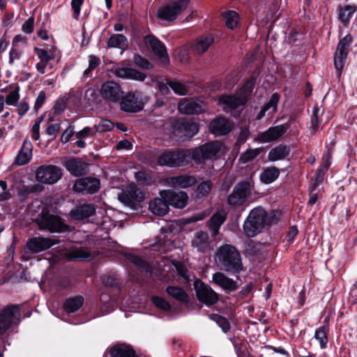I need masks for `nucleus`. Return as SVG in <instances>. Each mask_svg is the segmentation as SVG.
<instances>
[{"label": "nucleus", "mask_w": 357, "mask_h": 357, "mask_svg": "<svg viewBox=\"0 0 357 357\" xmlns=\"http://www.w3.org/2000/svg\"><path fill=\"white\" fill-rule=\"evenodd\" d=\"M37 223L40 229L47 230L51 233L63 232L68 229V225L63 223L59 216L48 213H43Z\"/></svg>", "instance_id": "1a4fd4ad"}, {"label": "nucleus", "mask_w": 357, "mask_h": 357, "mask_svg": "<svg viewBox=\"0 0 357 357\" xmlns=\"http://www.w3.org/2000/svg\"><path fill=\"white\" fill-rule=\"evenodd\" d=\"M150 211L159 216L166 215L169 211V206L167 201L162 198H155L149 202V206Z\"/></svg>", "instance_id": "72a5a7b5"}, {"label": "nucleus", "mask_w": 357, "mask_h": 357, "mask_svg": "<svg viewBox=\"0 0 357 357\" xmlns=\"http://www.w3.org/2000/svg\"><path fill=\"white\" fill-rule=\"evenodd\" d=\"M113 73L116 77L123 79L144 81L146 78L144 73L131 68L116 67L114 69Z\"/></svg>", "instance_id": "bb28decb"}, {"label": "nucleus", "mask_w": 357, "mask_h": 357, "mask_svg": "<svg viewBox=\"0 0 357 357\" xmlns=\"http://www.w3.org/2000/svg\"><path fill=\"white\" fill-rule=\"evenodd\" d=\"M95 213L96 208L93 204H84L71 210L70 215L73 220H82L92 216Z\"/></svg>", "instance_id": "a878e982"}, {"label": "nucleus", "mask_w": 357, "mask_h": 357, "mask_svg": "<svg viewBox=\"0 0 357 357\" xmlns=\"http://www.w3.org/2000/svg\"><path fill=\"white\" fill-rule=\"evenodd\" d=\"M100 64V59L95 55L89 56V67L84 70V76L89 77L91 72Z\"/></svg>", "instance_id": "864d4df0"}, {"label": "nucleus", "mask_w": 357, "mask_h": 357, "mask_svg": "<svg viewBox=\"0 0 357 357\" xmlns=\"http://www.w3.org/2000/svg\"><path fill=\"white\" fill-rule=\"evenodd\" d=\"M137 181L144 185H150L153 183L151 176L144 171H139L135 173Z\"/></svg>", "instance_id": "5fc2aeb1"}, {"label": "nucleus", "mask_w": 357, "mask_h": 357, "mask_svg": "<svg viewBox=\"0 0 357 357\" xmlns=\"http://www.w3.org/2000/svg\"><path fill=\"white\" fill-rule=\"evenodd\" d=\"M88 166V163L77 158L68 160L64 163L66 169L75 176H80L86 174Z\"/></svg>", "instance_id": "b1692460"}, {"label": "nucleus", "mask_w": 357, "mask_h": 357, "mask_svg": "<svg viewBox=\"0 0 357 357\" xmlns=\"http://www.w3.org/2000/svg\"><path fill=\"white\" fill-rule=\"evenodd\" d=\"M32 143L27 139H25L15 158V164L18 166H22L28 164L32 158Z\"/></svg>", "instance_id": "393cba45"}, {"label": "nucleus", "mask_w": 357, "mask_h": 357, "mask_svg": "<svg viewBox=\"0 0 357 357\" xmlns=\"http://www.w3.org/2000/svg\"><path fill=\"white\" fill-rule=\"evenodd\" d=\"M62 175L61 169L52 165H41L36 171V180L44 184H54L61 178Z\"/></svg>", "instance_id": "9d476101"}, {"label": "nucleus", "mask_w": 357, "mask_h": 357, "mask_svg": "<svg viewBox=\"0 0 357 357\" xmlns=\"http://www.w3.org/2000/svg\"><path fill=\"white\" fill-rule=\"evenodd\" d=\"M190 0L172 1L161 6L158 10V17L165 21H174L188 6Z\"/></svg>", "instance_id": "423d86ee"}, {"label": "nucleus", "mask_w": 357, "mask_h": 357, "mask_svg": "<svg viewBox=\"0 0 357 357\" xmlns=\"http://www.w3.org/2000/svg\"><path fill=\"white\" fill-rule=\"evenodd\" d=\"M151 301L156 307L162 311H169L172 308L171 305L168 301L160 296H153L151 297Z\"/></svg>", "instance_id": "3c124183"}, {"label": "nucleus", "mask_w": 357, "mask_h": 357, "mask_svg": "<svg viewBox=\"0 0 357 357\" xmlns=\"http://www.w3.org/2000/svg\"><path fill=\"white\" fill-rule=\"evenodd\" d=\"M213 282L227 291H233L237 289L236 282L225 276L222 273L218 272L213 275Z\"/></svg>", "instance_id": "7c9ffc66"}, {"label": "nucleus", "mask_w": 357, "mask_h": 357, "mask_svg": "<svg viewBox=\"0 0 357 357\" xmlns=\"http://www.w3.org/2000/svg\"><path fill=\"white\" fill-rule=\"evenodd\" d=\"M233 123L225 117H218L210 123V130L215 136H223L230 132Z\"/></svg>", "instance_id": "4be33fe9"}, {"label": "nucleus", "mask_w": 357, "mask_h": 357, "mask_svg": "<svg viewBox=\"0 0 357 357\" xmlns=\"http://www.w3.org/2000/svg\"><path fill=\"white\" fill-rule=\"evenodd\" d=\"M146 46L151 49L161 62L167 64L169 62V55L165 45L153 35H147L144 38Z\"/></svg>", "instance_id": "2eb2a0df"}, {"label": "nucleus", "mask_w": 357, "mask_h": 357, "mask_svg": "<svg viewBox=\"0 0 357 357\" xmlns=\"http://www.w3.org/2000/svg\"><path fill=\"white\" fill-rule=\"evenodd\" d=\"M319 109L317 107H314L312 111V115L311 116V126H310V135H314L317 132L319 128Z\"/></svg>", "instance_id": "603ef678"}, {"label": "nucleus", "mask_w": 357, "mask_h": 357, "mask_svg": "<svg viewBox=\"0 0 357 357\" xmlns=\"http://www.w3.org/2000/svg\"><path fill=\"white\" fill-rule=\"evenodd\" d=\"M166 292L178 301L183 303H187L188 301V295L180 287L168 286L166 288Z\"/></svg>", "instance_id": "ea45409f"}, {"label": "nucleus", "mask_w": 357, "mask_h": 357, "mask_svg": "<svg viewBox=\"0 0 357 357\" xmlns=\"http://www.w3.org/2000/svg\"><path fill=\"white\" fill-rule=\"evenodd\" d=\"M167 84L178 96L186 95L188 92V88L183 83L177 81L168 82Z\"/></svg>", "instance_id": "09e8293b"}, {"label": "nucleus", "mask_w": 357, "mask_h": 357, "mask_svg": "<svg viewBox=\"0 0 357 357\" xmlns=\"http://www.w3.org/2000/svg\"><path fill=\"white\" fill-rule=\"evenodd\" d=\"M34 52L38 56L40 61H45V62H49L52 59V56H51L47 50L41 48H38L35 47H34Z\"/></svg>", "instance_id": "0e129e2a"}, {"label": "nucleus", "mask_w": 357, "mask_h": 357, "mask_svg": "<svg viewBox=\"0 0 357 357\" xmlns=\"http://www.w3.org/2000/svg\"><path fill=\"white\" fill-rule=\"evenodd\" d=\"M185 160V154L182 151L167 150L158 158V165L160 166L179 167Z\"/></svg>", "instance_id": "4468645a"}, {"label": "nucleus", "mask_w": 357, "mask_h": 357, "mask_svg": "<svg viewBox=\"0 0 357 357\" xmlns=\"http://www.w3.org/2000/svg\"><path fill=\"white\" fill-rule=\"evenodd\" d=\"M333 154V148L332 147H327V150L326 153L322 156V162L321 167L328 169V167L331 165V159L332 158Z\"/></svg>", "instance_id": "e2e57ef3"}, {"label": "nucleus", "mask_w": 357, "mask_h": 357, "mask_svg": "<svg viewBox=\"0 0 357 357\" xmlns=\"http://www.w3.org/2000/svg\"><path fill=\"white\" fill-rule=\"evenodd\" d=\"M214 320L224 333H227L230 330V324L225 317L220 315H214Z\"/></svg>", "instance_id": "bf43d9fd"}, {"label": "nucleus", "mask_w": 357, "mask_h": 357, "mask_svg": "<svg viewBox=\"0 0 357 357\" xmlns=\"http://www.w3.org/2000/svg\"><path fill=\"white\" fill-rule=\"evenodd\" d=\"M108 47L119 48L125 50L128 47V42L127 38L120 33L112 35L107 41Z\"/></svg>", "instance_id": "c9c22d12"}, {"label": "nucleus", "mask_w": 357, "mask_h": 357, "mask_svg": "<svg viewBox=\"0 0 357 357\" xmlns=\"http://www.w3.org/2000/svg\"><path fill=\"white\" fill-rule=\"evenodd\" d=\"M128 259L132 264L140 269L141 271L144 272L146 274L151 272V266L142 258L135 255H130Z\"/></svg>", "instance_id": "79ce46f5"}, {"label": "nucleus", "mask_w": 357, "mask_h": 357, "mask_svg": "<svg viewBox=\"0 0 357 357\" xmlns=\"http://www.w3.org/2000/svg\"><path fill=\"white\" fill-rule=\"evenodd\" d=\"M113 128V123L107 119H102L97 126L98 132H105L111 130Z\"/></svg>", "instance_id": "774afa93"}, {"label": "nucleus", "mask_w": 357, "mask_h": 357, "mask_svg": "<svg viewBox=\"0 0 357 357\" xmlns=\"http://www.w3.org/2000/svg\"><path fill=\"white\" fill-rule=\"evenodd\" d=\"M20 99V87L16 86L4 98V102L8 105H15Z\"/></svg>", "instance_id": "8fccbe9b"}, {"label": "nucleus", "mask_w": 357, "mask_h": 357, "mask_svg": "<svg viewBox=\"0 0 357 357\" xmlns=\"http://www.w3.org/2000/svg\"><path fill=\"white\" fill-rule=\"evenodd\" d=\"M355 12L356 8L354 6L347 5L343 7H340L338 19L344 26H347Z\"/></svg>", "instance_id": "4c0bfd02"}, {"label": "nucleus", "mask_w": 357, "mask_h": 357, "mask_svg": "<svg viewBox=\"0 0 357 357\" xmlns=\"http://www.w3.org/2000/svg\"><path fill=\"white\" fill-rule=\"evenodd\" d=\"M84 3V0H72L71 1V7L73 10V16L75 19L77 20L81 10V6Z\"/></svg>", "instance_id": "338daca9"}, {"label": "nucleus", "mask_w": 357, "mask_h": 357, "mask_svg": "<svg viewBox=\"0 0 357 357\" xmlns=\"http://www.w3.org/2000/svg\"><path fill=\"white\" fill-rule=\"evenodd\" d=\"M287 129V127L284 124L270 127L266 131L259 132L256 139L260 143H268L275 141L286 132Z\"/></svg>", "instance_id": "aec40b11"}, {"label": "nucleus", "mask_w": 357, "mask_h": 357, "mask_svg": "<svg viewBox=\"0 0 357 357\" xmlns=\"http://www.w3.org/2000/svg\"><path fill=\"white\" fill-rule=\"evenodd\" d=\"M175 268L179 276L185 281L189 282L191 280L190 278L189 271L185 265L181 262H177L175 264Z\"/></svg>", "instance_id": "4d7b16f0"}, {"label": "nucleus", "mask_w": 357, "mask_h": 357, "mask_svg": "<svg viewBox=\"0 0 357 357\" xmlns=\"http://www.w3.org/2000/svg\"><path fill=\"white\" fill-rule=\"evenodd\" d=\"M21 310L18 305H8L0 311V335L20 321Z\"/></svg>", "instance_id": "20e7f679"}, {"label": "nucleus", "mask_w": 357, "mask_h": 357, "mask_svg": "<svg viewBox=\"0 0 357 357\" xmlns=\"http://www.w3.org/2000/svg\"><path fill=\"white\" fill-rule=\"evenodd\" d=\"M327 331L328 327L323 326L318 328L314 333V338L319 342L321 349L326 348L328 343Z\"/></svg>", "instance_id": "37998d69"}, {"label": "nucleus", "mask_w": 357, "mask_h": 357, "mask_svg": "<svg viewBox=\"0 0 357 357\" xmlns=\"http://www.w3.org/2000/svg\"><path fill=\"white\" fill-rule=\"evenodd\" d=\"M213 183L210 180L201 182L197 187L196 194L198 197H207L213 188Z\"/></svg>", "instance_id": "c03bdc74"}, {"label": "nucleus", "mask_w": 357, "mask_h": 357, "mask_svg": "<svg viewBox=\"0 0 357 357\" xmlns=\"http://www.w3.org/2000/svg\"><path fill=\"white\" fill-rule=\"evenodd\" d=\"M280 175V169L275 167H269L265 169L260 174V180L265 184L275 181Z\"/></svg>", "instance_id": "e433bc0d"}, {"label": "nucleus", "mask_w": 357, "mask_h": 357, "mask_svg": "<svg viewBox=\"0 0 357 357\" xmlns=\"http://www.w3.org/2000/svg\"><path fill=\"white\" fill-rule=\"evenodd\" d=\"M223 145L218 142L206 143L195 149L192 155L197 164L204 163L207 160L216 159L223 151Z\"/></svg>", "instance_id": "7ed1b4c3"}, {"label": "nucleus", "mask_w": 357, "mask_h": 357, "mask_svg": "<svg viewBox=\"0 0 357 357\" xmlns=\"http://www.w3.org/2000/svg\"><path fill=\"white\" fill-rule=\"evenodd\" d=\"M225 24L227 28L234 29L238 22V15L236 11L229 10L224 14Z\"/></svg>", "instance_id": "a18cd8bd"}, {"label": "nucleus", "mask_w": 357, "mask_h": 357, "mask_svg": "<svg viewBox=\"0 0 357 357\" xmlns=\"http://www.w3.org/2000/svg\"><path fill=\"white\" fill-rule=\"evenodd\" d=\"M167 185L173 188H186L197 183L196 177L189 175H181L170 177L167 180Z\"/></svg>", "instance_id": "c756f323"}, {"label": "nucleus", "mask_w": 357, "mask_h": 357, "mask_svg": "<svg viewBox=\"0 0 357 357\" xmlns=\"http://www.w3.org/2000/svg\"><path fill=\"white\" fill-rule=\"evenodd\" d=\"M352 41V37L350 34L346 35L343 38H342L337 47L336 52L341 53H347L348 54V47L350 43Z\"/></svg>", "instance_id": "6e6d98bb"}, {"label": "nucleus", "mask_w": 357, "mask_h": 357, "mask_svg": "<svg viewBox=\"0 0 357 357\" xmlns=\"http://www.w3.org/2000/svg\"><path fill=\"white\" fill-rule=\"evenodd\" d=\"M178 110L184 114H200L204 111V102L197 98H183L178 105Z\"/></svg>", "instance_id": "a211bd4d"}, {"label": "nucleus", "mask_w": 357, "mask_h": 357, "mask_svg": "<svg viewBox=\"0 0 357 357\" xmlns=\"http://www.w3.org/2000/svg\"><path fill=\"white\" fill-rule=\"evenodd\" d=\"M119 103L121 109L126 112H137L144 107L139 94L137 93H128L126 96L123 95Z\"/></svg>", "instance_id": "6ab92c4d"}, {"label": "nucleus", "mask_w": 357, "mask_h": 357, "mask_svg": "<svg viewBox=\"0 0 357 357\" xmlns=\"http://www.w3.org/2000/svg\"><path fill=\"white\" fill-rule=\"evenodd\" d=\"M227 214L225 211H218L208 220L207 225L213 236L218 234L220 227L226 220Z\"/></svg>", "instance_id": "473e14b6"}, {"label": "nucleus", "mask_w": 357, "mask_h": 357, "mask_svg": "<svg viewBox=\"0 0 357 357\" xmlns=\"http://www.w3.org/2000/svg\"><path fill=\"white\" fill-rule=\"evenodd\" d=\"M194 286L197 298L200 302L207 306L218 303L219 296L208 284L197 280L195 282Z\"/></svg>", "instance_id": "ddd939ff"}, {"label": "nucleus", "mask_w": 357, "mask_h": 357, "mask_svg": "<svg viewBox=\"0 0 357 357\" xmlns=\"http://www.w3.org/2000/svg\"><path fill=\"white\" fill-rule=\"evenodd\" d=\"M56 242L50 238L33 237L26 242V248L32 253H38L49 249L53 246Z\"/></svg>", "instance_id": "412c9836"}, {"label": "nucleus", "mask_w": 357, "mask_h": 357, "mask_svg": "<svg viewBox=\"0 0 357 357\" xmlns=\"http://www.w3.org/2000/svg\"><path fill=\"white\" fill-rule=\"evenodd\" d=\"M22 54V50L20 47L12 46L9 52V63L13 64L15 61L19 60Z\"/></svg>", "instance_id": "052dcab7"}, {"label": "nucleus", "mask_w": 357, "mask_h": 357, "mask_svg": "<svg viewBox=\"0 0 357 357\" xmlns=\"http://www.w3.org/2000/svg\"><path fill=\"white\" fill-rule=\"evenodd\" d=\"M211 241L206 231H197L194 234L191 245L199 252H206L211 248Z\"/></svg>", "instance_id": "5701e85b"}, {"label": "nucleus", "mask_w": 357, "mask_h": 357, "mask_svg": "<svg viewBox=\"0 0 357 357\" xmlns=\"http://www.w3.org/2000/svg\"><path fill=\"white\" fill-rule=\"evenodd\" d=\"M11 197L10 193L7 190V183L5 181H0V202L9 199Z\"/></svg>", "instance_id": "680f3d73"}, {"label": "nucleus", "mask_w": 357, "mask_h": 357, "mask_svg": "<svg viewBox=\"0 0 357 357\" xmlns=\"http://www.w3.org/2000/svg\"><path fill=\"white\" fill-rule=\"evenodd\" d=\"M110 357H139L130 344H116L109 349Z\"/></svg>", "instance_id": "cd10ccee"}, {"label": "nucleus", "mask_w": 357, "mask_h": 357, "mask_svg": "<svg viewBox=\"0 0 357 357\" xmlns=\"http://www.w3.org/2000/svg\"><path fill=\"white\" fill-rule=\"evenodd\" d=\"M43 120V118L42 117H38L36 121H35V123L32 126V129H31V132H32V135H31V137L33 139H34L35 141L39 139L40 138V124L41 123Z\"/></svg>", "instance_id": "69168bd1"}, {"label": "nucleus", "mask_w": 357, "mask_h": 357, "mask_svg": "<svg viewBox=\"0 0 357 357\" xmlns=\"http://www.w3.org/2000/svg\"><path fill=\"white\" fill-rule=\"evenodd\" d=\"M68 256L70 259H90L92 257L91 253L86 249L74 248L70 250Z\"/></svg>", "instance_id": "a19ab883"}, {"label": "nucleus", "mask_w": 357, "mask_h": 357, "mask_svg": "<svg viewBox=\"0 0 357 357\" xmlns=\"http://www.w3.org/2000/svg\"><path fill=\"white\" fill-rule=\"evenodd\" d=\"M123 91L120 84L114 81H106L100 86V94L109 104L119 103L123 98Z\"/></svg>", "instance_id": "9b49d317"}, {"label": "nucleus", "mask_w": 357, "mask_h": 357, "mask_svg": "<svg viewBox=\"0 0 357 357\" xmlns=\"http://www.w3.org/2000/svg\"><path fill=\"white\" fill-rule=\"evenodd\" d=\"M245 98L239 94L222 95L218 98V104L226 113L236 116L242 107L245 104Z\"/></svg>", "instance_id": "6e6552de"}, {"label": "nucleus", "mask_w": 357, "mask_h": 357, "mask_svg": "<svg viewBox=\"0 0 357 357\" xmlns=\"http://www.w3.org/2000/svg\"><path fill=\"white\" fill-rule=\"evenodd\" d=\"M199 131V126L191 120L178 119L172 126V132L178 139L185 141L192 137Z\"/></svg>", "instance_id": "0eeeda50"}, {"label": "nucleus", "mask_w": 357, "mask_h": 357, "mask_svg": "<svg viewBox=\"0 0 357 357\" xmlns=\"http://www.w3.org/2000/svg\"><path fill=\"white\" fill-rule=\"evenodd\" d=\"M100 188V181L98 178L87 176L77 179L73 185V190L82 194H94Z\"/></svg>", "instance_id": "f3484780"}, {"label": "nucleus", "mask_w": 357, "mask_h": 357, "mask_svg": "<svg viewBox=\"0 0 357 357\" xmlns=\"http://www.w3.org/2000/svg\"><path fill=\"white\" fill-rule=\"evenodd\" d=\"M219 260L227 272L238 273L242 268L241 255L232 245H225L220 247Z\"/></svg>", "instance_id": "f03ea898"}, {"label": "nucleus", "mask_w": 357, "mask_h": 357, "mask_svg": "<svg viewBox=\"0 0 357 357\" xmlns=\"http://www.w3.org/2000/svg\"><path fill=\"white\" fill-rule=\"evenodd\" d=\"M252 185L251 179L239 181L227 197L228 204L234 207L243 205L251 193Z\"/></svg>", "instance_id": "39448f33"}, {"label": "nucleus", "mask_w": 357, "mask_h": 357, "mask_svg": "<svg viewBox=\"0 0 357 357\" xmlns=\"http://www.w3.org/2000/svg\"><path fill=\"white\" fill-rule=\"evenodd\" d=\"M290 151L289 146L280 144L269 151L268 158L270 161L283 160L289 155Z\"/></svg>", "instance_id": "f704fd0d"}, {"label": "nucleus", "mask_w": 357, "mask_h": 357, "mask_svg": "<svg viewBox=\"0 0 357 357\" xmlns=\"http://www.w3.org/2000/svg\"><path fill=\"white\" fill-rule=\"evenodd\" d=\"M347 53H341L335 52L334 56V65L335 68L338 73V76L341 75V72L344 68L345 61L347 58Z\"/></svg>", "instance_id": "49530a36"}, {"label": "nucleus", "mask_w": 357, "mask_h": 357, "mask_svg": "<svg viewBox=\"0 0 357 357\" xmlns=\"http://www.w3.org/2000/svg\"><path fill=\"white\" fill-rule=\"evenodd\" d=\"M160 196L167 201L168 206L171 205L177 208H183L188 204V196L183 191L163 190L160 192Z\"/></svg>", "instance_id": "dca6fc26"}, {"label": "nucleus", "mask_w": 357, "mask_h": 357, "mask_svg": "<svg viewBox=\"0 0 357 357\" xmlns=\"http://www.w3.org/2000/svg\"><path fill=\"white\" fill-rule=\"evenodd\" d=\"M275 212L268 213L261 206L254 208L243 223V232L248 237H255L262 232L266 226L275 222Z\"/></svg>", "instance_id": "f257e3e1"}, {"label": "nucleus", "mask_w": 357, "mask_h": 357, "mask_svg": "<svg viewBox=\"0 0 357 357\" xmlns=\"http://www.w3.org/2000/svg\"><path fill=\"white\" fill-rule=\"evenodd\" d=\"M259 153V149H248L240 155L238 161L242 164H245L253 160Z\"/></svg>", "instance_id": "de8ad7c7"}, {"label": "nucleus", "mask_w": 357, "mask_h": 357, "mask_svg": "<svg viewBox=\"0 0 357 357\" xmlns=\"http://www.w3.org/2000/svg\"><path fill=\"white\" fill-rule=\"evenodd\" d=\"M280 96L278 93H274L270 98L268 102L261 108V111L257 115V120L261 119L268 112V115L272 116L277 112L278 104Z\"/></svg>", "instance_id": "2f4dec72"}, {"label": "nucleus", "mask_w": 357, "mask_h": 357, "mask_svg": "<svg viewBox=\"0 0 357 357\" xmlns=\"http://www.w3.org/2000/svg\"><path fill=\"white\" fill-rule=\"evenodd\" d=\"M133 62L136 66L144 69L149 70L152 68V64L146 59L139 54L134 56Z\"/></svg>", "instance_id": "13d9d810"}, {"label": "nucleus", "mask_w": 357, "mask_h": 357, "mask_svg": "<svg viewBox=\"0 0 357 357\" xmlns=\"http://www.w3.org/2000/svg\"><path fill=\"white\" fill-rule=\"evenodd\" d=\"M214 43V38L211 34L201 36L193 43L192 50L194 53L201 55L204 53Z\"/></svg>", "instance_id": "c85d7f7f"}, {"label": "nucleus", "mask_w": 357, "mask_h": 357, "mask_svg": "<svg viewBox=\"0 0 357 357\" xmlns=\"http://www.w3.org/2000/svg\"><path fill=\"white\" fill-rule=\"evenodd\" d=\"M119 200L124 205L135 209L137 205L144 199V193L136 185H128L118 195Z\"/></svg>", "instance_id": "f8f14e48"}, {"label": "nucleus", "mask_w": 357, "mask_h": 357, "mask_svg": "<svg viewBox=\"0 0 357 357\" xmlns=\"http://www.w3.org/2000/svg\"><path fill=\"white\" fill-rule=\"evenodd\" d=\"M84 298L81 296L70 298L63 303L64 310L68 312L72 313L78 310L83 305Z\"/></svg>", "instance_id": "58836bf2"}]
</instances>
